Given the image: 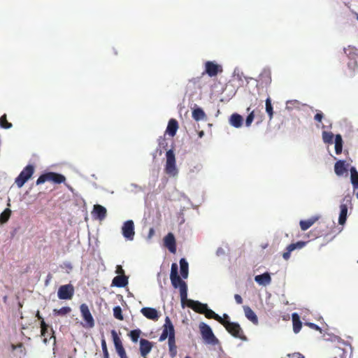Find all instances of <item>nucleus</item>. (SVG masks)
I'll list each match as a JSON object with an SVG mask.
<instances>
[{"instance_id": "26", "label": "nucleus", "mask_w": 358, "mask_h": 358, "mask_svg": "<svg viewBox=\"0 0 358 358\" xmlns=\"http://www.w3.org/2000/svg\"><path fill=\"white\" fill-rule=\"evenodd\" d=\"M243 310L245 317L253 324H257L258 318L255 313L249 306H247L243 307Z\"/></svg>"}, {"instance_id": "33", "label": "nucleus", "mask_w": 358, "mask_h": 358, "mask_svg": "<svg viewBox=\"0 0 358 358\" xmlns=\"http://www.w3.org/2000/svg\"><path fill=\"white\" fill-rule=\"evenodd\" d=\"M192 117L196 121L206 119V115L201 108H197L192 111Z\"/></svg>"}, {"instance_id": "24", "label": "nucleus", "mask_w": 358, "mask_h": 358, "mask_svg": "<svg viewBox=\"0 0 358 358\" xmlns=\"http://www.w3.org/2000/svg\"><path fill=\"white\" fill-rule=\"evenodd\" d=\"M255 280L259 285L266 286L271 282V278L268 273H264L257 275L255 277Z\"/></svg>"}, {"instance_id": "54", "label": "nucleus", "mask_w": 358, "mask_h": 358, "mask_svg": "<svg viewBox=\"0 0 358 358\" xmlns=\"http://www.w3.org/2000/svg\"><path fill=\"white\" fill-rule=\"evenodd\" d=\"M224 253V250L222 248H218L217 250V255H219L220 254H223Z\"/></svg>"}, {"instance_id": "55", "label": "nucleus", "mask_w": 358, "mask_h": 358, "mask_svg": "<svg viewBox=\"0 0 358 358\" xmlns=\"http://www.w3.org/2000/svg\"><path fill=\"white\" fill-rule=\"evenodd\" d=\"M203 131H201V132L199 133V136H200V137H202V136H203Z\"/></svg>"}, {"instance_id": "49", "label": "nucleus", "mask_w": 358, "mask_h": 358, "mask_svg": "<svg viewBox=\"0 0 358 358\" xmlns=\"http://www.w3.org/2000/svg\"><path fill=\"white\" fill-rule=\"evenodd\" d=\"M308 326H309L310 328H312L313 329H315V330L319 331L320 332H321V331H322L321 328H320L319 326H317V324H313V323H308Z\"/></svg>"}, {"instance_id": "25", "label": "nucleus", "mask_w": 358, "mask_h": 358, "mask_svg": "<svg viewBox=\"0 0 358 358\" xmlns=\"http://www.w3.org/2000/svg\"><path fill=\"white\" fill-rule=\"evenodd\" d=\"M243 122V117L238 114V113H234L230 116L229 118V123L231 126L234 127L235 128H240L242 127Z\"/></svg>"}, {"instance_id": "56", "label": "nucleus", "mask_w": 358, "mask_h": 358, "mask_svg": "<svg viewBox=\"0 0 358 358\" xmlns=\"http://www.w3.org/2000/svg\"><path fill=\"white\" fill-rule=\"evenodd\" d=\"M250 110V107H248V108H247V111H248V112H249Z\"/></svg>"}, {"instance_id": "48", "label": "nucleus", "mask_w": 358, "mask_h": 358, "mask_svg": "<svg viewBox=\"0 0 358 358\" xmlns=\"http://www.w3.org/2000/svg\"><path fill=\"white\" fill-rule=\"evenodd\" d=\"M323 117V113L321 111H319L315 115L314 120L318 122H321L322 121Z\"/></svg>"}, {"instance_id": "40", "label": "nucleus", "mask_w": 358, "mask_h": 358, "mask_svg": "<svg viewBox=\"0 0 358 358\" xmlns=\"http://www.w3.org/2000/svg\"><path fill=\"white\" fill-rule=\"evenodd\" d=\"M66 181V178L62 174L54 172L52 182L55 184H60Z\"/></svg>"}, {"instance_id": "46", "label": "nucleus", "mask_w": 358, "mask_h": 358, "mask_svg": "<svg viewBox=\"0 0 358 358\" xmlns=\"http://www.w3.org/2000/svg\"><path fill=\"white\" fill-rule=\"evenodd\" d=\"M11 348H12V350H17L18 352H20V358H21V355H25V348L23 345L22 343H19L17 345H13L12 344L11 345Z\"/></svg>"}, {"instance_id": "44", "label": "nucleus", "mask_w": 358, "mask_h": 358, "mask_svg": "<svg viewBox=\"0 0 358 358\" xmlns=\"http://www.w3.org/2000/svg\"><path fill=\"white\" fill-rule=\"evenodd\" d=\"M54 331L52 329H50V331H48V328L47 329V331L45 332V336L43 337V342L47 343L52 338L53 339L54 343L55 342V337L53 336Z\"/></svg>"}, {"instance_id": "36", "label": "nucleus", "mask_w": 358, "mask_h": 358, "mask_svg": "<svg viewBox=\"0 0 358 358\" xmlns=\"http://www.w3.org/2000/svg\"><path fill=\"white\" fill-rule=\"evenodd\" d=\"M266 112L267 113V114L268 115L269 120H271L273 119L274 113H273V106L271 103V99L270 97H268L266 99Z\"/></svg>"}, {"instance_id": "8", "label": "nucleus", "mask_w": 358, "mask_h": 358, "mask_svg": "<svg viewBox=\"0 0 358 358\" xmlns=\"http://www.w3.org/2000/svg\"><path fill=\"white\" fill-rule=\"evenodd\" d=\"M264 114L259 109H254L249 113L245 119V126L249 127L251 126L255 119L257 120V124H261L264 120Z\"/></svg>"}, {"instance_id": "21", "label": "nucleus", "mask_w": 358, "mask_h": 358, "mask_svg": "<svg viewBox=\"0 0 358 358\" xmlns=\"http://www.w3.org/2000/svg\"><path fill=\"white\" fill-rule=\"evenodd\" d=\"M92 213L96 218L103 220L106 217L107 210L105 207L96 204L94 206Z\"/></svg>"}, {"instance_id": "18", "label": "nucleus", "mask_w": 358, "mask_h": 358, "mask_svg": "<svg viewBox=\"0 0 358 358\" xmlns=\"http://www.w3.org/2000/svg\"><path fill=\"white\" fill-rule=\"evenodd\" d=\"M141 312L143 315V316H145L146 318H148L149 320L157 321L159 317L158 311L155 308H150V307L143 308L141 310Z\"/></svg>"}, {"instance_id": "32", "label": "nucleus", "mask_w": 358, "mask_h": 358, "mask_svg": "<svg viewBox=\"0 0 358 358\" xmlns=\"http://www.w3.org/2000/svg\"><path fill=\"white\" fill-rule=\"evenodd\" d=\"M54 172H48L41 175L37 179L36 184L37 185H41L47 181L52 182Z\"/></svg>"}, {"instance_id": "20", "label": "nucleus", "mask_w": 358, "mask_h": 358, "mask_svg": "<svg viewBox=\"0 0 358 358\" xmlns=\"http://www.w3.org/2000/svg\"><path fill=\"white\" fill-rule=\"evenodd\" d=\"M178 129V122L176 119L172 118L168 122L165 135L168 134L171 137H174L176 134Z\"/></svg>"}, {"instance_id": "12", "label": "nucleus", "mask_w": 358, "mask_h": 358, "mask_svg": "<svg viewBox=\"0 0 358 358\" xmlns=\"http://www.w3.org/2000/svg\"><path fill=\"white\" fill-rule=\"evenodd\" d=\"M222 71V66L214 62L208 61L205 63V73L209 76H215L218 73H221Z\"/></svg>"}, {"instance_id": "31", "label": "nucleus", "mask_w": 358, "mask_h": 358, "mask_svg": "<svg viewBox=\"0 0 358 358\" xmlns=\"http://www.w3.org/2000/svg\"><path fill=\"white\" fill-rule=\"evenodd\" d=\"M205 316L208 319H214L215 320L217 321L220 324L222 322V320H224V317H222L220 315H218L217 313H215L213 310L208 308V307H206V310L203 313Z\"/></svg>"}, {"instance_id": "19", "label": "nucleus", "mask_w": 358, "mask_h": 358, "mask_svg": "<svg viewBox=\"0 0 358 358\" xmlns=\"http://www.w3.org/2000/svg\"><path fill=\"white\" fill-rule=\"evenodd\" d=\"M258 82L262 87H266L271 83V73L269 70L264 69L259 76Z\"/></svg>"}, {"instance_id": "43", "label": "nucleus", "mask_w": 358, "mask_h": 358, "mask_svg": "<svg viewBox=\"0 0 358 358\" xmlns=\"http://www.w3.org/2000/svg\"><path fill=\"white\" fill-rule=\"evenodd\" d=\"M113 315L116 319H117L119 320H124L122 308L120 306H117L113 308Z\"/></svg>"}, {"instance_id": "5", "label": "nucleus", "mask_w": 358, "mask_h": 358, "mask_svg": "<svg viewBox=\"0 0 358 358\" xmlns=\"http://www.w3.org/2000/svg\"><path fill=\"white\" fill-rule=\"evenodd\" d=\"M34 172V166L31 164L26 166L15 178V184L18 187H22L25 182L31 178Z\"/></svg>"}, {"instance_id": "11", "label": "nucleus", "mask_w": 358, "mask_h": 358, "mask_svg": "<svg viewBox=\"0 0 358 358\" xmlns=\"http://www.w3.org/2000/svg\"><path fill=\"white\" fill-rule=\"evenodd\" d=\"M122 235L125 238L132 241L134 237V224L132 220L126 221L122 228Z\"/></svg>"}, {"instance_id": "53", "label": "nucleus", "mask_w": 358, "mask_h": 358, "mask_svg": "<svg viewBox=\"0 0 358 358\" xmlns=\"http://www.w3.org/2000/svg\"><path fill=\"white\" fill-rule=\"evenodd\" d=\"M155 233V230L153 228H150V230H149V234H148V236L150 238L153 236Z\"/></svg>"}, {"instance_id": "52", "label": "nucleus", "mask_w": 358, "mask_h": 358, "mask_svg": "<svg viewBox=\"0 0 358 358\" xmlns=\"http://www.w3.org/2000/svg\"><path fill=\"white\" fill-rule=\"evenodd\" d=\"M116 273L120 275H124V271L120 265L117 266Z\"/></svg>"}, {"instance_id": "9", "label": "nucleus", "mask_w": 358, "mask_h": 358, "mask_svg": "<svg viewBox=\"0 0 358 358\" xmlns=\"http://www.w3.org/2000/svg\"><path fill=\"white\" fill-rule=\"evenodd\" d=\"M74 294V287L71 284H67L59 287L57 296L59 299H71Z\"/></svg>"}, {"instance_id": "14", "label": "nucleus", "mask_w": 358, "mask_h": 358, "mask_svg": "<svg viewBox=\"0 0 358 358\" xmlns=\"http://www.w3.org/2000/svg\"><path fill=\"white\" fill-rule=\"evenodd\" d=\"M170 329L171 332L168 340L169 353L171 358H175L178 353L177 346L176 344L175 330L172 329V328Z\"/></svg>"}, {"instance_id": "37", "label": "nucleus", "mask_w": 358, "mask_h": 358, "mask_svg": "<svg viewBox=\"0 0 358 358\" xmlns=\"http://www.w3.org/2000/svg\"><path fill=\"white\" fill-rule=\"evenodd\" d=\"M11 215V210L8 208H6L1 214H0V223L4 224L7 222Z\"/></svg>"}, {"instance_id": "27", "label": "nucleus", "mask_w": 358, "mask_h": 358, "mask_svg": "<svg viewBox=\"0 0 358 358\" xmlns=\"http://www.w3.org/2000/svg\"><path fill=\"white\" fill-rule=\"evenodd\" d=\"M180 267L181 277H179L184 279L187 278L189 274V266L187 262L184 258H182L180 260ZM180 279L182 280V278Z\"/></svg>"}, {"instance_id": "7", "label": "nucleus", "mask_w": 358, "mask_h": 358, "mask_svg": "<svg viewBox=\"0 0 358 358\" xmlns=\"http://www.w3.org/2000/svg\"><path fill=\"white\" fill-rule=\"evenodd\" d=\"M113 341L117 355L120 358H128L126 351L123 347L122 340L115 329L110 331Z\"/></svg>"}, {"instance_id": "29", "label": "nucleus", "mask_w": 358, "mask_h": 358, "mask_svg": "<svg viewBox=\"0 0 358 358\" xmlns=\"http://www.w3.org/2000/svg\"><path fill=\"white\" fill-rule=\"evenodd\" d=\"M350 180L354 189H358V172L355 167L352 166L350 169Z\"/></svg>"}, {"instance_id": "1", "label": "nucleus", "mask_w": 358, "mask_h": 358, "mask_svg": "<svg viewBox=\"0 0 358 358\" xmlns=\"http://www.w3.org/2000/svg\"><path fill=\"white\" fill-rule=\"evenodd\" d=\"M170 279L172 286L175 289L179 288L182 306H184L185 303H187V306L196 313L203 314L206 312V307L208 306L207 304L202 303L198 301L187 299V285L186 282L179 277L178 273V265L176 263H173L171 265Z\"/></svg>"}, {"instance_id": "41", "label": "nucleus", "mask_w": 358, "mask_h": 358, "mask_svg": "<svg viewBox=\"0 0 358 358\" xmlns=\"http://www.w3.org/2000/svg\"><path fill=\"white\" fill-rule=\"evenodd\" d=\"M0 127L3 129H10L12 127V124L8 122L6 114L0 117Z\"/></svg>"}, {"instance_id": "57", "label": "nucleus", "mask_w": 358, "mask_h": 358, "mask_svg": "<svg viewBox=\"0 0 358 358\" xmlns=\"http://www.w3.org/2000/svg\"><path fill=\"white\" fill-rule=\"evenodd\" d=\"M8 206H10V199H8Z\"/></svg>"}, {"instance_id": "58", "label": "nucleus", "mask_w": 358, "mask_h": 358, "mask_svg": "<svg viewBox=\"0 0 358 358\" xmlns=\"http://www.w3.org/2000/svg\"><path fill=\"white\" fill-rule=\"evenodd\" d=\"M356 196L358 199V192L356 193Z\"/></svg>"}, {"instance_id": "22", "label": "nucleus", "mask_w": 358, "mask_h": 358, "mask_svg": "<svg viewBox=\"0 0 358 358\" xmlns=\"http://www.w3.org/2000/svg\"><path fill=\"white\" fill-rule=\"evenodd\" d=\"M128 284V277L125 275H118L112 281V285L117 287H124Z\"/></svg>"}, {"instance_id": "6", "label": "nucleus", "mask_w": 358, "mask_h": 358, "mask_svg": "<svg viewBox=\"0 0 358 358\" xmlns=\"http://www.w3.org/2000/svg\"><path fill=\"white\" fill-rule=\"evenodd\" d=\"M80 310L81 316L83 318L85 323L83 326L85 328H92L94 326V320L90 311L88 306L85 303H82L80 306Z\"/></svg>"}, {"instance_id": "45", "label": "nucleus", "mask_w": 358, "mask_h": 358, "mask_svg": "<svg viewBox=\"0 0 358 358\" xmlns=\"http://www.w3.org/2000/svg\"><path fill=\"white\" fill-rule=\"evenodd\" d=\"M71 311V308L68 307V306L62 307L59 310H57V309L54 310V312L55 313V314H57L58 315H65L69 313Z\"/></svg>"}, {"instance_id": "59", "label": "nucleus", "mask_w": 358, "mask_h": 358, "mask_svg": "<svg viewBox=\"0 0 358 358\" xmlns=\"http://www.w3.org/2000/svg\"><path fill=\"white\" fill-rule=\"evenodd\" d=\"M185 358H192V357L189 356H186Z\"/></svg>"}, {"instance_id": "13", "label": "nucleus", "mask_w": 358, "mask_h": 358, "mask_svg": "<svg viewBox=\"0 0 358 358\" xmlns=\"http://www.w3.org/2000/svg\"><path fill=\"white\" fill-rule=\"evenodd\" d=\"M139 344H140L139 350H140L141 355L143 358H147V356L151 352V350L153 348L152 343L148 340L145 339V338H141L139 341Z\"/></svg>"}, {"instance_id": "17", "label": "nucleus", "mask_w": 358, "mask_h": 358, "mask_svg": "<svg viewBox=\"0 0 358 358\" xmlns=\"http://www.w3.org/2000/svg\"><path fill=\"white\" fill-rule=\"evenodd\" d=\"M306 244L305 241H298L295 243H291L286 248V252H283L282 257L285 260H288L290 258V254L292 251L296 249H301Z\"/></svg>"}, {"instance_id": "51", "label": "nucleus", "mask_w": 358, "mask_h": 358, "mask_svg": "<svg viewBox=\"0 0 358 358\" xmlns=\"http://www.w3.org/2000/svg\"><path fill=\"white\" fill-rule=\"evenodd\" d=\"M234 299L236 300V302L238 303V304H241L243 303V299L242 297L239 295V294H235L234 295Z\"/></svg>"}, {"instance_id": "39", "label": "nucleus", "mask_w": 358, "mask_h": 358, "mask_svg": "<svg viewBox=\"0 0 358 358\" xmlns=\"http://www.w3.org/2000/svg\"><path fill=\"white\" fill-rule=\"evenodd\" d=\"M334 137V136L331 132H329V131H323L322 132V139L325 143H329V144L333 143Z\"/></svg>"}, {"instance_id": "50", "label": "nucleus", "mask_w": 358, "mask_h": 358, "mask_svg": "<svg viewBox=\"0 0 358 358\" xmlns=\"http://www.w3.org/2000/svg\"><path fill=\"white\" fill-rule=\"evenodd\" d=\"M288 358H304V356L300 353H294L292 355H289Z\"/></svg>"}, {"instance_id": "60", "label": "nucleus", "mask_w": 358, "mask_h": 358, "mask_svg": "<svg viewBox=\"0 0 358 358\" xmlns=\"http://www.w3.org/2000/svg\"><path fill=\"white\" fill-rule=\"evenodd\" d=\"M344 51L347 54V49H344Z\"/></svg>"}, {"instance_id": "61", "label": "nucleus", "mask_w": 358, "mask_h": 358, "mask_svg": "<svg viewBox=\"0 0 358 358\" xmlns=\"http://www.w3.org/2000/svg\"><path fill=\"white\" fill-rule=\"evenodd\" d=\"M334 358H337V357H334Z\"/></svg>"}, {"instance_id": "38", "label": "nucleus", "mask_w": 358, "mask_h": 358, "mask_svg": "<svg viewBox=\"0 0 358 358\" xmlns=\"http://www.w3.org/2000/svg\"><path fill=\"white\" fill-rule=\"evenodd\" d=\"M141 333H142L141 330L139 329H137L131 330L128 335L130 337L132 342L136 343L138 341V338H139Z\"/></svg>"}, {"instance_id": "16", "label": "nucleus", "mask_w": 358, "mask_h": 358, "mask_svg": "<svg viewBox=\"0 0 358 358\" xmlns=\"http://www.w3.org/2000/svg\"><path fill=\"white\" fill-rule=\"evenodd\" d=\"M170 328H172V329H174V327H173L170 318L169 317H166L165 319V324H164V327H163L162 333L160 335L159 338V341H164L167 338H169L170 334L171 332Z\"/></svg>"}, {"instance_id": "30", "label": "nucleus", "mask_w": 358, "mask_h": 358, "mask_svg": "<svg viewBox=\"0 0 358 358\" xmlns=\"http://www.w3.org/2000/svg\"><path fill=\"white\" fill-rule=\"evenodd\" d=\"M292 323L294 332L296 334L299 333L302 327V323L297 313L292 314Z\"/></svg>"}, {"instance_id": "3", "label": "nucleus", "mask_w": 358, "mask_h": 358, "mask_svg": "<svg viewBox=\"0 0 358 358\" xmlns=\"http://www.w3.org/2000/svg\"><path fill=\"white\" fill-rule=\"evenodd\" d=\"M201 336L207 344L215 345L219 343V340L214 335L211 328L206 324L201 322L199 324Z\"/></svg>"}, {"instance_id": "28", "label": "nucleus", "mask_w": 358, "mask_h": 358, "mask_svg": "<svg viewBox=\"0 0 358 358\" xmlns=\"http://www.w3.org/2000/svg\"><path fill=\"white\" fill-rule=\"evenodd\" d=\"M318 220L317 217H312L306 220H301L299 222L301 230L306 231L312 227Z\"/></svg>"}, {"instance_id": "4", "label": "nucleus", "mask_w": 358, "mask_h": 358, "mask_svg": "<svg viewBox=\"0 0 358 358\" xmlns=\"http://www.w3.org/2000/svg\"><path fill=\"white\" fill-rule=\"evenodd\" d=\"M165 172L166 174L175 176L178 174L176 165V157L173 149L169 150L166 153Z\"/></svg>"}, {"instance_id": "23", "label": "nucleus", "mask_w": 358, "mask_h": 358, "mask_svg": "<svg viewBox=\"0 0 358 358\" xmlns=\"http://www.w3.org/2000/svg\"><path fill=\"white\" fill-rule=\"evenodd\" d=\"M348 164H345V161L339 160L336 162L334 165V171L336 174L338 176H343L344 173L347 172L348 166Z\"/></svg>"}, {"instance_id": "15", "label": "nucleus", "mask_w": 358, "mask_h": 358, "mask_svg": "<svg viewBox=\"0 0 358 358\" xmlns=\"http://www.w3.org/2000/svg\"><path fill=\"white\" fill-rule=\"evenodd\" d=\"M164 245L171 253L176 252V243L174 235L172 233H169L164 238Z\"/></svg>"}, {"instance_id": "47", "label": "nucleus", "mask_w": 358, "mask_h": 358, "mask_svg": "<svg viewBox=\"0 0 358 358\" xmlns=\"http://www.w3.org/2000/svg\"><path fill=\"white\" fill-rule=\"evenodd\" d=\"M159 147L164 150H166L168 148V143L166 142V139L165 138V135L164 136H160L158 139Z\"/></svg>"}, {"instance_id": "42", "label": "nucleus", "mask_w": 358, "mask_h": 358, "mask_svg": "<svg viewBox=\"0 0 358 358\" xmlns=\"http://www.w3.org/2000/svg\"><path fill=\"white\" fill-rule=\"evenodd\" d=\"M101 348H102V351H103V358H110L109 352H108V350L107 348L106 341V339L103 336H102V337H101Z\"/></svg>"}, {"instance_id": "2", "label": "nucleus", "mask_w": 358, "mask_h": 358, "mask_svg": "<svg viewBox=\"0 0 358 358\" xmlns=\"http://www.w3.org/2000/svg\"><path fill=\"white\" fill-rule=\"evenodd\" d=\"M223 317L224 320H222L221 324L224 327L226 330L234 337L238 338L242 341H246L247 337L244 334V332L239 324L237 322H230L229 320V317L227 314L224 313Z\"/></svg>"}, {"instance_id": "35", "label": "nucleus", "mask_w": 358, "mask_h": 358, "mask_svg": "<svg viewBox=\"0 0 358 358\" xmlns=\"http://www.w3.org/2000/svg\"><path fill=\"white\" fill-rule=\"evenodd\" d=\"M36 317L41 320V336H45V332L47 331V329L48 327V325L45 322L43 318L40 314V312L38 310L36 314Z\"/></svg>"}, {"instance_id": "34", "label": "nucleus", "mask_w": 358, "mask_h": 358, "mask_svg": "<svg viewBox=\"0 0 358 358\" xmlns=\"http://www.w3.org/2000/svg\"><path fill=\"white\" fill-rule=\"evenodd\" d=\"M343 140L340 134H337L335 137V152L337 155L342 152Z\"/></svg>"}, {"instance_id": "10", "label": "nucleus", "mask_w": 358, "mask_h": 358, "mask_svg": "<svg viewBox=\"0 0 358 358\" xmlns=\"http://www.w3.org/2000/svg\"><path fill=\"white\" fill-rule=\"evenodd\" d=\"M351 203V196L350 195H346L343 199V202L340 206L341 212L338 217V223L341 225L344 224L347 220V214H348V204Z\"/></svg>"}]
</instances>
